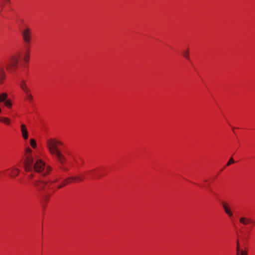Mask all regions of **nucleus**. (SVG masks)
Returning <instances> with one entry per match:
<instances>
[{"label": "nucleus", "mask_w": 255, "mask_h": 255, "mask_svg": "<svg viewBox=\"0 0 255 255\" xmlns=\"http://www.w3.org/2000/svg\"><path fill=\"white\" fill-rule=\"evenodd\" d=\"M222 206L225 212L228 215V216L230 218L232 217L233 216V214L231 209V207L229 204L226 202H223Z\"/></svg>", "instance_id": "obj_10"}, {"label": "nucleus", "mask_w": 255, "mask_h": 255, "mask_svg": "<svg viewBox=\"0 0 255 255\" xmlns=\"http://www.w3.org/2000/svg\"><path fill=\"white\" fill-rule=\"evenodd\" d=\"M58 177H55L48 181L42 180H36L33 183V185L37 192L38 196L44 203H47L50 196L54 192L53 190L54 183L59 180Z\"/></svg>", "instance_id": "obj_2"}, {"label": "nucleus", "mask_w": 255, "mask_h": 255, "mask_svg": "<svg viewBox=\"0 0 255 255\" xmlns=\"http://www.w3.org/2000/svg\"><path fill=\"white\" fill-rule=\"evenodd\" d=\"M19 85L25 95L26 100L28 102L31 103L33 100V97L31 90L27 84L26 80L24 79L23 78L19 77Z\"/></svg>", "instance_id": "obj_7"}, {"label": "nucleus", "mask_w": 255, "mask_h": 255, "mask_svg": "<svg viewBox=\"0 0 255 255\" xmlns=\"http://www.w3.org/2000/svg\"><path fill=\"white\" fill-rule=\"evenodd\" d=\"M20 34L22 41L27 49L26 52L24 54L23 61L26 63L29 62V49L31 46L33 37L32 30L28 25H25L20 29Z\"/></svg>", "instance_id": "obj_5"}, {"label": "nucleus", "mask_w": 255, "mask_h": 255, "mask_svg": "<svg viewBox=\"0 0 255 255\" xmlns=\"http://www.w3.org/2000/svg\"><path fill=\"white\" fill-rule=\"evenodd\" d=\"M182 55L186 59L189 60V50L188 48L184 49L182 51Z\"/></svg>", "instance_id": "obj_14"}, {"label": "nucleus", "mask_w": 255, "mask_h": 255, "mask_svg": "<svg viewBox=\"0 0 255 255\" xmlns=\"http://www.w3.org/2000/svg\"><path fill=\"white\" fill-rule=\"evenodd\" d=\"M19 56V54L18 53L12 55L5 64V68L9 73H14L18 68Z\"/></svg>", "instance_id": "obj_6"}, {"label": "nucleus", "mask_w": 255, "mask_h": 255, "mask_svg": "<svg viewBox=\"0 0 255 255\" xmlns=\"http://www.w3.org/2000/svg\"><path fill=\"white\" fill-rule=\"evenodd\" d=\"M5 77L6 74L4 68L2 66H0V85L4 83Z\"/></svg>", "instance_id": "obj_13"}, {"label": "nucleus", "mask_w": 255, "mask_h": 255, "mask_svg": "<svg viewBox=\"0 0 255 255\" xmlns=\"http://www.w3.org/2000/svg\"><path fill=\"white\" fill-rule=\"evenodd\" d=\"M30 144L33 148L36 147V142L35 139L31 138L30 139Z\"/></svg>", "instance_id": "obj_19"}, {"label": "nucleus", "mask_w": 255, "mask_h": 255, "mask_svg": "<svg viewBox=\"0 0 255 255\" xmlns=\"http://www.w3.org/2000/svg\"><path fill=\"white\" fill-rule=\"evenodd\" d=\"M7 98V94L6 93H2L0 94V103L4 102Z\"/></svg>", "instance_id": "obj_17"}, {"label": "nucleus", "mask_w": 255, "mask_h": 255, "mask_svg": "<svg viewBox=\"0 0 255 255\" xmlns=\"http://www.w3.org/2000/svg\"><path fill=\"white\" fill-rule=\"evenodd\" d=\"M3 17H4L5 18H8V17L5 16L4 15H3Z\"/></svg>", "instance_id": "obj_22"}, {"label": "nucleus", "mask_w": 255, "mask_h": 255, "mask_svg": "<svg viewBox=\"0 0 255 255\" xmlns=\"http://www.w3.org/2000/svg\"><path fill=\"white\" fill-rule=\"evenodd\" d=\"M4 104L5 106H6L8 108H10L11 107L12 104L10 100L5 101L4 102Z\"/></svg>", "instance_id": "obj_18"}, {"label": "nucleus", "mask_w": 255, "mask_h": 255, "mask_svg": "<svg viewBox=\"0 0 255 255\" xmlns=\"http://www.w3.org/2000/svg\"><path fill=\"white\" fill-rule=\"evenodd\" d=\"M46 144L50 153L54 155L59 162V168L64 172L68 171L69 168L65 166L67 160L58 149V147L62 144V142L56 139H49L46 141Z\"/></svg>", "instance_id": "obj_3"}, {"label": "nucleus", "mask_w": 255, "mask_h": 255, "mask_svg": "<svg viewBox=\"0 0 255 255\" xmlns=\"http://www.w3.org/2000/svg\"><path fill=\"white\" fill-rule=\"evenodd\" d=\"M102 169L101 168H98L90 170L87 171L85 175L81 174L75 176H71L67 178L66 179L63 181V183L57 187V189H60L64 186L66 185L69 183L73 182H82L86 178H88L91 179H96L101 178L102 175L100 174Z\"/></svg>", "instance_id": "obj_4"}, {"label": "nucleus", "mask_w": 255, "mask_h": 255, "mask_svg": "<svg viewBox=\"0 0 255 255\" xmlns=\"http://www.w3.org/2000/svg\"><path fill=\"white\" fill-rule=\"evenodd\" d=\"M237 255H247V252L246 251L240 250L239 243H237Z\"/></svg>", "instance_id": "obj_15"}, {"label": "nucleus", "mask_w": 255, "mask_h": 255, "mask_svg": "<svg viewBox=\"0 0 255 255\" xmlns=\"http://www.w3.org/2000/svg\"><path fill=\"white\" fill-rule=\"evenodd\" d=\"M32 150L30 147L26 149V158L24 161V166L26 172H31L28 175V178L31 179L34 176V173L36 172L42 176L49 174L52 168L46 164L43 160L38 158H34L32 155Z\"/></svg>", "instance_id": "obj_1"}, {"label": "nucleus", "mask_w": 255, "mask_h": 255, "mask_svg": "<svg viewBox=\"0 0 255 255\" xmlns=\"http://www.w3.org/2000/svg\"><path fill=\"white\" fill-rule=\"evenodd\" d=\"M0 122L3 123L6 125H9L10 124V120L6 117H0Z\"/></svg>", "instance_id": "obj_16"}, {"label": "nucleus", "mask_w": 255, "mask_h": 255, "mask_svg": "<svg viewBox=\"0 0 255 255\" xmlns=\"http://www.w3.org/2000/svg\"><path fill=\"white\" fill-rule=\"evenodd\" d=\"M234 160L233 159V158H231L228 161V162H227V163L226 164V166H229L231 164L234 163Z\"/></svg>", "instance_id": "obj_20"}, {"label": "nucleus", "mask_w": 255, "mask_h": 255, "mask_svg": "<svg viewBox=\"0 0 255 255\" xmlns=\"http://www.w3.org/2000/svg\"><path fill=\"white\" fill-rule=\"evenodd\" d=\"M20 130L21 132L22 136L24 139L27 140L28 138V133L26 127L25 125L22 124L21 125Z\"/></svg>", "instance_id": "obj_11"}, {"label": "nucleus", "mask_w": 255, "mask_h": 255, "mask_svg": "<svg viewBox=\"0 0 255 255\" xmlns=\"http://www.w3.org/2000/svg\"><path fill=\"white\" fill-rule=\"evenodd\" d=\"M6 171H10L9 175L11 178L16 177L19 173V170L14 167L7 169L6 170L1 171L0 172V173L5 174Z\"/></svg>", "instance_id": "obj_9"}, {"label": "nucleus", "mask_w": 255, "mask_h": 255, "mask_svg": "<svg viewBox=\"0 0 255 255\" xmlns=\"http://www.w3.org/2000/svg\"><path fill=\"white\" fill-rule=\"evenodd\" d=\"M68 162L69 167L79 168L82 165L83 160L79 156L71 155L68 158Z\"/></svg>", "instance_id": "obj_8"}, {"label": "nucleus", "mask_w": 255, "mask_h": 255, "mask_svg": "<svg viewBox=\"0 0 255 255\" xmlns=\"http://www.w3.org/2000/svg\"><path fill=\"white\" fill-rule=\"evenodd\" d=\"M239 222L243 225H248L250 224L253 223L255 224V222L252 221V219L247 217H241L239 219Z\"/></svg>", "instance_id": "obj_12"}, {"label": "nucleus", "mask_w": 255, "mask_h": 255, "mask_svg": "<svg viewBox=\"0 0 255 255\" xmlns=\"http://www.w3.org/2000/svg\"><path fill=\"white\" fill-rule=\"evenodd\" d=\"M4 4L9 3L10 0H2Z\"/></svg>", "instance_id": "obj_21"}]
</instances>
